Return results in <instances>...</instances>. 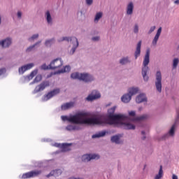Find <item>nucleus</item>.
Listing matches in <instances>:
<instances>
[{
	"label": "nucleus",
	"mask_w": 179,
	"mask_h": 179,
	"mask_svg": "<svg viewBox=\"0 0 179 179\" xmlns=\"http://www.w3.org/2000/svg\"><path fill=\"white\" fill-rule=\"evenodd\" d=\"M40 69L43 71H48V69H51V67L50 66V64L47 66L46 64H43L40 66Z\"/></svg>",
	"instance_id": "79ce46f5"
},
{
	"label": "nucleus",
	"mask_w": 179,
	"mask_h": 179,
	"mask_svg": "<svg viewBox=\"0 0 179 179\" xmlns=\"http://www.w3.org/2000/svg\"><path fill=\"white\" fill-rule=\"evenodd\" d=\"M132 100V96L129 94V93H125L121 96V101L125 104L129 103Z\"/></svg>",
	"instance_id": "cd10ccee"
},
{
	"label": "nucleus",
	"mask_w": 179,
	"mask_h": 179,
	"mask_svg": "<svg viewBox=\"0 0 179 179\" xmlns=\"http://www.w3.org/2000/svg\"><path fill=\"white\" fill-rule=\"evenodd\" d=\"M3 41V48H9L12 43H13V39L11 37H7L2 40Z\"/></svg>",
	"instance_id": "412c9836"
},
{
	"label": "nucleus",
	"mask_w": 179,
	"mask_h": 179,
	"mask_svg": "<svg viewBox=\"0 0 179 179\" xmlns=\"http://www.w3.org/2000/svg\"><path fill=\"white\" fill-rule=\"evenodd\" d=\"M128 115L133 122H141V121H145L148 120V115H141V116H136V111L135 110H128Z\"/></svg>",
	"instance_id": "0eeeda50"
},
{
	"label": "nucleus",
	"mask_w": 179,
	"mask_h": 179,
	"mask_svg": "<svg viewBox=\"0 0 179 179\" xmlns=\"http://www.w3.org/2000/svg\"><path fill=\"white\" fill-rule=\"evenodd\" d=\"M1 57H0V61H1Z\"/></svg>",
	"instance_id": "052dcab7"
},
{
	"label": "nucleus",
	"mask_w": 179,
	"mask_h": 179,
	"mask_svg": "<svg viewBox=\"0 0 179 179\" xmlns=\"http://www.w3.org/2000/svg\"><path fill=\"white\" fill-rule=\"evenodd\" d=\"M42 79H43V76H41V74H38L36 76L34 80L29 83V85H34V83H38V82H41Z\"/></svg>",
	"instance_id": "e433bc0d"
},
{
	"label": "nucleus",
	"mask_w": 179,
	"mask_h": 179,
	"mask_svg": "<svg viewBox=\"0 0 179 179\" xmlns=\"http://www.w3.org/2000/svg\"><path fill=\"white\" fill-rule=\"evenodd\" d=\"M55 43V38H48L44 42V45L46 48H51Z\"/></svg>",
	"instance_id": "bb28decb"
},
{
	"label": "nucleus",
	"mask_w": 179,
	"mask_h": 179,
	"mask_svg": "<svg viewBox=\"0 0 179 179\" xmlns=\"http://www.w3.org/2000/svg\"><path fill=\"white\" fill-rule=\"evenodd\" d=\"M162 80H163V76L162 74V71L157 70L155 73V89L159 93H162Z\"/></svg>",
	"instance_id": "6e6552de"
},
{
	"label": "nucleus",
	"mask_w": 179,
	"mask_h": 179,
	"mask_svg": "<svg viewBox=\"0 0 179 179\" xmlns=\"http://www.w3.org/2000/svg\"><path fill=\"white\" fill-rule=\"evenodd\" d=\"M91 160L90 154H86L82 156V162H84V163H87Z\"/></svg>",
	"instance_id": "4c0bfd02"
},
{
	"label": "nucleus",
	"mask_w": 179,
	"mask_h": 179,
	"mask_svg": "<svg viewBox=\"0 0 179 179\" xmlns=\"http://www.w3.org/2000/svg\"><path fill=\"white\" fill-rule=\"evenodd\" d=\"M71 79H77L80 82H84V83H92V82H94V80H96L94 76L89 73H72L71 74Z\"/></svg>",
	"instance_id": "20e7f679"
},
{
	"label": "nucleus",
	"mask_w": 179,
	"mask_h": 179,
	"mask_svg": "<svg viewBox=\"0 0 179 179\" xmlns=\"http://www.w3.org/2000/svg\"><path fill=\"white\" fill-rule=\"evenodd\" d=\"M22 16H23V12H22L21 10H18L17 12V19H18V20H21Z\"/></svg>",
	"instance_id": "37998d69"
},
{
	"label": "nucleus",
	"mask_w": 179,
	"mask_h": 179,
	"mask_svg": "<svg viewBox=\"0 0 179 179\" xmlns=\"http://www.w3.org/2000/svg\"><path fill=\"white\" fill-rule=\"evenodd\" d=\"M39 37H40V34L38 33L34 34L28 38V41H29V43H33L36 41V40H38Z\"/></svg>",
	"instance_id": "72a5a7b5"
},
{
	"label": "nucleus",
	"mask_w": 179,
	"mask_h": 179,
	"mask_svg": "<svg viewBox=\"0 0 179 179\" xmlns=\"http://www.w3.org/2000/svg\"><path fill=\"white\" fill-rule=\"evenodd\" d=\"M124 134H122L113 135L110 137V142L115 143V145H122V143H124V140H122Z\"/></svg>",
	"instance_id": "ddd939ff"
},
{
	"label": "nucleus",
	"mask_w": 179,
	"mask_h": 179,
	"mask_svg": "<svg viewBox=\"0 0 179 179\" xmlns=\"http://www.w3.org/2000/svg\"><path fill=\"white\" fill-rule=\"evenodd\" d=\"M45 19L48 26H52L54 24V15H52V12L50 10H46L44 14Z\"/></svg>",
	"instance_id": "4468645a"
},
{
	"label": "nucleus",
	"mask_w": 179,
	"mask_h": 179,
	"mask_svg": "<svg viewBox=\"0 0 179 179\" xmlns=\"http://www.w3.org/2000/svg\"><path fill=\"white\" fill-rule=\"evenodd\" d=\"M77 19L80 21H83L86 19V11H85V9L80 8L77 11Z\"/></svg>",
	"instance_id": "aec40b11"
},
{
	"label": "nucleus",
	"mask_w": 179,
	"mask_h": 179,
	"mask_svg": "<svg viewBox=\"0 0 179 179\" xmlns=\"http://www.w3.org/2000/svg\"><path fill=\"white\" fill-rule=\"evenodd\" d=\"M2 25V15L0 13V26Z\"/></svg>",
	"instance_id": "603ef678"
},
{
	"label": "nucleus",
	"mask_w": 179,
	"mask_h": 179,
	"mask_svg": "<svg viewBox=\"0 0 179 179\" xmlns=\"http://www.w3.org/2000/svg\"><path fill=\"white\" fill-rule=\"evenodd\" d=\"M172 179H178V176H177V175H176V174H173Z\"/></svg>",
	"instance_id": "3c124183"
},
{
	"label": "nucleus",
	"mask_w": 179,
	"mask_h": 179,
	"mask_svg": "<svg viewBox=\"0 0 179 179\" xmlns=\"http://www.w3.org/2000/svg\"><path fill=\"white\" fill-rule=\"evenodd\" d=\"M149 62H150V50L148 49L144 57L143 62V67L141 69V75L144 82H149V76H148V72L149 71Z\"/></svg>",
	"instance_id": "423d86ee"
},
{
	"label": "nucleus",
	"mask_w": 179,
	"mask_h": 179,
	"mask_svg": "<svg viewBox=\"0 0 179 179\" xmlns=\"http://www.w3.org/2000/svg\"><path fill=\"white\" fill-rule=\"evenodd\" d=\"M62 121H69L71 122L67 125L66 130L70 132L75 131H82L83 127L87 125L91 127L94 124H96V119L90 117V112L80 111L74 115H62L61 116Z\"/></svg>",
	"instance_id": "f03ea898"
},
{
	"label": "nucleus",
	"mask_w": 179,
	"mask_h": 179,
	"mask_svg": "<svg viewBox=\"0 0 179 179\" xmlns=\"http://www.w3.org/2000/svg\"><path fill=\"white\" fill-rule=\"evenodd\" d=\"M91 160H99L100 159V155L99 154H90Z\"/></svg>",
	"instance_id": "a19ab883"
},
{
	"label": "nucleus",
	"mask_w": 179,
	"mask_h": 179,
	"mask_svg": "<svg viewBox=\"0 0 179 179\" xmlns=\"http://www.w3.org/2000/svg\"><path fill=\"white\" fill-rule=\"evenodd\" d=\"M161 34H162V27H160L157 29V34H155L152 42V45L156 46L157 45V41H159V38H160Z\"/></svg>",
	"instance_id": "393cba45"
},
{
	"label": "nucleus",
	"mask_w": 179,
	"mask_h": 179,
	"mask_svg": "<svg viewBox=\"0 0 179 179\" xmlns=\"http://www.w3.org/2000/svg\"><path fill=\"white\" fill-rule=\"evenodd\" d=\"M173 3H175V5H179V0H176L173 1Z\"/></svg>",
	"instance_id": "5fc2aeb1"
},
{
	"label": "nucleus",
	"mask_w": 179,
	"mask_h": 179,
	"mask_svg": "<svg viewBox=\"0 0 179 179\" xmlns=\"http://www.w3.org/2000/svg\"><path fill=\"white\" fill-rule=\"evenodd\" d=\"M146 168V165L144 166V169Z\"/></svg>",
	"instance_id": "bf43d9fd"
},
{
	"label": "nucleus",
	"mask_w": 179,
	"mask_h": 179,
	"mask_svg": "<svg viewBox=\"0 0 179 179\" xmlns=\"http://www.w3.org/2000/svg\"><path fill=\"white\" fill-rule=\"evenodd\" d=\"M131 62H132V61L129 56H124L119 59V64L122 66L128 65V64H131Z\"/></svg>",
	"instance_id": "4be33fe9"
},
{
	"label": "nucleus",
	"mask_w": 179,
	"mask_h": 179,
	"mask_svg": "<svg viewBox=\"0 0 179 179\" xmlns=\"http://www.w3.org/2000/svg\"><path fill=\"white\" fill-rule=\"evenodd\" d=\"M155 30H156V26H152V27H150V29L148 30V34H152V33H153V31H155Z\"/></svg>",
	"instance_id": "a18cd8bd"
},
{
	"label": "nucleus",
	"mask_w": 179,
	"mask_h": 179,
	"mask_svg": "<svg viewBox=\"0 0 179 179\" xmlns=\"http://www.w3.org/2000/svg\"><path fill=\"white\" fill-rule=\"evenodd\" d=\"M75 106V103L73 102H68L62 105V110L65 111L66 110H69Z\"/></svg>",
	"instance_id": "c756f323"
},
{
	"label": "nucleus",
	"mask_w": 179,
	"mask_h": 179,
	"mask_svg": "<svg viewBox=\"0 0 179 179\" xmlns=\"http://www.w3.org/2000/svg\"><path fill=\"white\" fill-rule=\"evenodd\" d=\"M110 106H113V102H109L106 104V107H110Z\"/></svg>",
	"instance_id": "864d4df0"
},
{
	"label": "nucleus",
	"mask_w": 179,
	"mask_h": 179,
	"mask_svg": "<svg viewBox=\"0 0 179 179\" xmlns=\"http://www.w3.org/2000/svg\"><path fill=\"white\" fill-rule=\"evenodd\" d=\"M33 68H34V63H29L25 65H22L18 68V73L19 75H23L24 72L27 71H30V69Z\"/></svg>",
	"instance_id": "dca6fc26"
},
{
	"label": "nucleus",
	"mask_w": 179,
	"mask_h": 179,
	"mask_svg": "<svg viewBox=\"0 0 179 179\" xmlns=\"http://www.w3.org/2000/svg\"><path fill=\"white\" fill-rule=\"evenodd\" d=\"M91 41L93 43H99V42L101 41V37L100 36V35L94 36L92 37Z\"/></svg>",
	"instance_id": "58836bf2"
},
{
	"label": "nucleus",
	"mask_w": 179,
	"mask_h": 179,
	"mask_svg": "<svg viewBox=\"0 0 179 179\" xmlns=\"http://www.w3.org/2000/svg\"><path fill=\"white\" fill-rule=\"evenodd\" d=\"M136 102L138 103V104H141V103H147L148 98L146 97V94L143 93L138 94L136 97Z\"/></svg>",
	"instance_id": "a211bd4d"
},
{
	"label": "nucleus",
	"mask_w": 179,
	"mask_h": 179,
	"mask_svg": "<svg viewBox=\"0 0 179 179\" xmlns=\"http://www.w3.org/2000/svg\"><path fill=\"white\" fill-rule=\"evenodd\" d=\"M86 5L90 6L93 5V0H85Z\"/></svg>",
	"instance_id": "09e8293b"
},
{
	"label": "nucleus",
	"mask_w": 179,
	"mask_h": 179,
	"mask_svg": "<svg viewBox=\"0 0 179 179\" xmlns=\"http://www.w3.org/2000/svg\"><path fill=\"white\" fill-rule=\"evenodd\" d=\"M35 48H36V46H34V45H31L27 48L26 51L27 52H31V51H33V50H34Z\"/></svg>",
	"instance_id": "c03bdc74"
},
{
	"label": "nucleus",
	"mask_w": 179,
	"mask_h": 179,
	"mask_svg": "<svg viewBox=\"0 0 179 179\" xmlns=\"http://www.w3.org/2000/svg\"><path fill=\"white\" fill-rule=\"evenodd\" d=\"M37 73H38V69H35L34 71H32L30 73V75L24 77L23 79H24L25 80H27V82L31 80V79H33V78L34 77L35 75H37Z\"/></svg>",
	"instance_id": "c85d7f7f"
},
{
	"label": "nucleus",
	"mask_w": 179,
	"mask_h": 179,
	"mask_svg": "<svg viewBox=\"0 0 179 179\" xmlns=\"http://www.w3.org/2000/svg\"><path fill=\"white\" fill-rule=\"evenodd\" d=\"M52 146H55V148H59L60 150L56 152V153H65V152H69L71 150V144L69 143H52Z\"/></svg>",
	"instance_id": "1a4fd4ad"
},
{
	"label": "nucleus",
	"mask_w": 179,
	"mask_h": 179,
	"mask_svg": "<svg viewBox=\"0 0 179 179\" xmlns=\"http://www.w3.org/2000/svg\"><path fill=\"white\" fill-rule=\"evenodd\" d=\"M57 41L58 43H62V41L71 43L69 47L68 48V52L69 55H73L78 49V47H79V41H78V38L76 37L64 36L59 38Z\"/></svg>",
	"instance_id": "7ed1b4c3"
},
{
	"label": "nucleus",
	"mask_w": 179,
	"mask_h": 179,
	"mask_svg": "<svg viewBox=\"0 0 179 179\" xmlns=\"http://www.w3.org/2000/svg\"><path fill=\"white\" fill-rule=\"evenodd\" d=\"M61 90L59 88L55 89L42 96L41 100L42 101H48V100L52 99V97H55L57 94H59Z\"/></svg>",
	"instance_id": "9d476101"
},
{
	"label": "nucleus",
	"mask_w": 179,
	"mask_h": 179,
	"mask_svg": "<svg viewBox=\"0 0 179 179\" xmlns=\"http://www.w3.org/2000/svg\"><path fill=\"white\" fill-rule=\"evenodd\" d=\"M41 44V41H38L34 44V47H37V45H40Z\"/></svg>",
	"instance_id": "8fccbe9b"
},
{
	"label": "nucleus",
	"mask_w": 179,
	"mask_h": 179,
	"mask_svg": "<svg viewBox=\"0 0 179 179\" xmlns=\"http://www.w3.org/2000/svg\"><path fill=\"white\" fill-rule=\"evenodd\" d=\"M0 45H1V47L3 48V41H0Z\"/></svg>",
	"instance_id": "4d7b16f0"
},
{
	"label": "nucleus",
	"mask_w": 179,
	"mask_h": 179,
	"mask_svg": "<svg viewBox=\"0 0 179 179\" xmlns=\"http://www.w3.org/2000/svg\"><path fill=\"white\" fill-rule=\"evenodd\" d=\"M141 135H142V136H141L142 141H145V139H146V132L145 131H141Z\"/></svg>",
	"instance_id": "de8ad7c7"
},
{
	"label": "nucleus",
	"mask_w": 179,
	"mask_h": 179,
	"mask_svg": "<svg viewBox=\"0 0 179 179\" xmlns=\"http://www.w3.org/2000/svg\"><path fill=\"white\" fill-rule=\"evenodd\" d=\"M106 134H107V131H101L96 133L95 134H93L92 136V139H96L97 138H103V136H106Z\"/></svg>",
	"instance_id": "2f4dec72"
},
{
	"label": "nucleus",
	"mask_w": 179,
	"mask_h": 179,
	"mask_svg": "<svg viewBox=\"0 0 179 179\" xmlns=\"http://www.w3.org/2000/svg\"><path fill=\"white\" fill-rule=\"evenodd\" d=\"M164 173H163V166L161 165L159 172L157 175H155L154 179H162L163 178Z\"/></svg>",
	"instance_id": "f704fd0d"
},
{
	"label": "nucleus",
	"mask_w": 179,
	"mask_h": 179,
	"mask_svg": "<svg viewBox=\"0 0 179 179\" xmlns=\"http://www.w3.org/2000/svg\"><path fill=\"white\" fill-rule=\"evenodd\" d=\"M39 174H41V171H32L26 173H24L22 176V178H31V177H36V176H38Z\"/></svg>",
	"instance_id": "f3484780"
},
{
	"label": "nucleus",
	"mask_w": 179,
	"mask_h": 179,
	"mask_svg": "<svg viewBox=\"0 0 179 179\" xmlns=\"http://www.w3.org/2000/svg\"><path fill=\"white\" fill-rule=\"evenodd\" d=\"M127 93L129 94L130 96H135L139 93V87H131L128 88Z\"/></svg>",
	"instance_id": "a878e982"
},
{
	"label": "nucleus",
	"mask_w": 179,
	"mask_h": 179,
	"mask_svg": "<svg viewBox=\"0 0 179 179\" xmlns=\"http://www.w3.org/2000/svg\"><path fill=\"white\" fill-rule=\"evenodd\" d=\"M43 141L44 142H51V139H48V138H47L46 140L44 139Z\"/></svg>",
	"instance_id": "6e6d98bb"
},
{
	"label": "nucleus",
	"mask_w": 179,
	"mask_h": 179,
	"mask_svg": "<svg viewBox=\"0 0 179 179\" xmlns=\"http://www.w3.org/2000/svg\"><path fill=\"white\" fill-rule=\"evenodd\" d=\"M103 17V12H98L96 13L94 22V23H99V20Z\"/></svg>",
	"instance_id": "c9c22d12"
},
{
	"label": "nucleus",
	"mask_w": 179,
	"mask_h": 179,
	"mask_svg": "<svg viewBox=\"0 0 179 179\" xmlns=\"http://www.w3.org/2000/svg\"><path fill=\"white\" fill-rule=\"evenodd\" d=\"M179 122V108L176 109V117L175 119L174 124L169 128L168 131L163 134L160 138L159 141H167L170 138H174L176 136V131L177 129V123Z\"/></svg>",
	"instance_id": "39448f33"
},
{
	"label": "nucleus",
	"mask_w": 179,
	"mask_h": 179,
	"mask_svg": "<svg viewBox=\"0 0 179 179\" xmlns=\"http://www.w3.org/2000/svg\"><path fill=\"white\" fill-rule=\"evenodd\" d=\"M179 65V59L178 57H175L172 60V71H176L177 66Z\"/></svg>",
	"instance_id": "473e14b6"
},
{
	"label": "nucleus",
	"mask_w": 179,
	"mask_h": 179,
	"mask_svg": "<svg viewBox=\"0 0 179 179\" xmlns=\"http://www.w3.org/2000/svg\"><path fill=\"white\" fill-rule=\"evenodd\" d=\"M142 47V41H140L138 42L136 47V50L134 52V58L135 59H138V57H141V48Z\"/></svg>",
	"instance_id": "5701e85b"
},
{
	"label": "nucleus",
	"mask_w": 179,
	"mask_h": 179,
	"mask_svg": "<svg viewBox=\"0 0 179 179\" xmlns=\"http://www.w3.org/2000/svg\"><path fill=\"white\" fill-rule=\"evenodd\" d=\"M71 71V66H66L64 68H62V69L55 71V75H59L60 73H65L66 72H70Z\"/></svg>",
	"instance_id": "7c9ffc66"
},
{
	"label": "nucleus",
	"mask_w": 179,
	"mask_h": 179,
	"mask_svg": "<svg viewBox=\"0 0 179 179\" xmlns=\"http://www.w3.org/2000/svg\"><path fill=\"white\" fill-rule=\"evenodd\" d=\"M118 108V106L115 105L113 107L108 109L107 117L101 114H92L90 113V117L94 118L96 123L91 124V127H94L96 125H113V127H121L124 128V129H135V124L131 123L130 122H127L128 120V116L124 114H114L115 110Z\"/></svg>",
	"instance_id": "f257e3e1"
},
{
	"label": "nucleus",
	"mask_w": 179,
	"mask_h": 179,
	"mask_svg": "<svg viewBox=\"0 0 179 179\" xmlns=\"http://www.w3.org/2000/svg\"><path fill=\"white\" fill-rule=\"evenodd\" d=\"M48 86H50V82L43 81L42 83H41L35 87V89L32 92V94H36V93L43 92V90H44L45 87H48Z\"/></svg>",
	"instance_id": "2eb2a0df"
},
{
	"label": "nucleus",
	"mask_w": 179,
	"mask_h": 179,
	"mask_svg": "<svg viewBox=\"0 0 179 179\" xmlns=\"http://www.w3.org/2000/svg\"><path fill=\"white\" fill-rule=\"evenodd\" d=\"M138 110H139V111H141V110H142V108H140Z\"/></svg>",
	"instance_id": "13d9d810"
},
{
	"label": "nucleus",
	"mask_w": 179,
	"mask_h": 179,
	"mask_svg": "<svg viewBox=\"0 0 179 179\" xmlns=\"http://www.w3.org/2000/svg\"><path fill=\"white\" fill-rule=\"evenodd\" d=\"M133 33L134 34H138L139 33V24H134V25L133 26Z\"/></svg>",
	"instance_id": "ea45409f"
},
{
	"label": "nucleus",
	"mask_w": 179,
	"mask_h": 179,
	"mask_svg": "<svg viewBox=\"0 0 179 179\" xmlns=\"http://www.w3.org/2000/svg\"><path fill=\"white\" fill-rule=\"evenodd\" d=\"M134 8H135L132 1L129 2L126 7V13L128 16L134 15Z\"/></svg>",
	"instance_id": "6ab92c4d"
},
{
	"label": "nucleus",
	"mask_w": 179,
	"mask_h": 179,
	"mask_svg": "<svg viewBox=\"0 0 179 179\" xmlns=\"http://www.w3.org/2000/svg\"><path fill=\"white\" fill-rule=\"evenodd\" d=\"M101 97L100 92L94 90L85 98V100L86 101H94V100H99Z\"/></svg>",
	"instance_id": "9b49d317"
},
{
	"label": "nucleus",
	"mask_w": 179,
	"mask_h": 179,
	"mask_svg": "<svg viewBox=\"0 0 179 179\" xmlns=\"http://www.w3.org/2000/svg\"><path fill=\"white\" fill-rule=\"evenodd\" d=\"M61 174H62V169H56L52 171L46 177L47 178H50V177H59Z\"/></svg>",
	"instance_id": "b1692460"
},
{
	"label": "nucleus",
	"mask_w": 179,
	"mask_h": 179,
	"mask_svg": "<svg viewBox=\"0 0 179 179\" xmlns=\"http://www.w3.org/2000/svg\"><path fill=\"white\" fill-rule=\"evenodd\" d=\"M63 65L64 61H62V59L59 57L53 59L50 64V69H58Z\"/></svg>",
	"instance_id": "f8f14e48"
},
{
	"label": "nucleus",
	"mask_w": 179,
	"mask_h": 179,
	"mask_svg": "<svg viewBox=\"0 0 179 179\" xmlns=\"http://www.w3.org/2000/svg\"><path fill=\"white\" fill-rule=\"evenodd\" d=\"M6 73V69L2 68L0 69V76H2V75H5Z\"/></svg>",
	"instance_id": "49530a36"
}]
</instances>
